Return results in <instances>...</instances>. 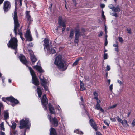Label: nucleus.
I'll return each instance as SVG.
<instances>
[{
	"instance_id": "nucleus-1",
	"label": "nucleus",
	"mask_w": 135,
	"mask_h": 135,
	"mask_svg": "<svg viewBox=\"0 0 135 135\" xmlns=\"http://www.w3.org/2000/svg\"><path fill=\"white\" fill-rule=\"evenodd\" d=\"M65 63V62L62 59L61 55H59L56 57L54 64L59 69L64 70L63 68Z\"/></svg>"
},
{
	"instance_id": "nucleus-2",
	"label": "nucleus",
	"mask_w": 135,
	"mask_h": 135,
	"mask_svg": "<svg viewBox=\"0 0 135 135\" xmlns=\"http://www.w3.org/2000/svg\"><path fill=\"white\" fill-rule=\"evenodd\" d=\"M17 39L14 37L11 38L7 44V45L9 47H10L15 50V54H16L17 52Z\"/></svg>"
},
{
	"instance_id": "nucleus-3",
	"label": "nucleus",
	"mask_w": 135,
	"mask_h": 135,
	"mask_svg": "<svg viewBox=\"0 0 135 135\" xmlns=\"http://www.w3.org/2000/svg\"><path fill=\"white\" fill-rule=\"evenodd\" d=\"M30 126L29 119L25 118L22 119L20 121L19 127L20 129H23L25 128H27Z\"/></svg>"
},
{
	"instance_id": "nucleus-4",
	"label": "nucleus",
	"mask_w": 135,
	"mask_h": 135,
	"mask_svg": "<svg viewBox=\"0 0 135 135\" xmlns=\"http://www.w3.org/2000/svg\"><path fill=\"white\" fill-rule=\"evenodd\" d=\"M13 19L14 21V32L16 35L18 27L20 26V24L18 20L17 12L15 11L13 15Z\"/></svg>"
},
{
	"instance_id": "nucleus-5",
	"label": "nucleus",
	"mask_w": 135,
	"mask_h": 135,
	"mask_svg": "<svg viewBox=\"0 0 135 135\" xmlns=\"http://www.w3.org/2000/svg\"><path fill=\"white\" fill-rule=\"evenodd\" d=\"M29 69L32 76V81L33 84L36 86H38L39 84L38 80L36 78L34 71L31 67H28Z\"/></svg>"
},
{
	"instance_id": "nucleus-6",
	"label": "nucleus",
	"mask_w": 135,
	"mask_h": 135,
	"mask_svg": "<svg viewBox=\"0 0 135 135\" xmlns=\"http://www.w3.org/2000/svg\"><path fill=\"white\" fill-rule=\"evenodd\" d=\"M2 100L4 102H6L7 100L10 101L12 106L14 105V104H17L19 103L18 100L14 98L12 96L6 98L3 97L2 98Z\"/></svg>"
},
{
	"instance_id": "nucleus-7",
	"label": "nucleus",
	"mask_w": 135,
	"mask_h": 135,
	"mask_svg": "<svg viewBox=\"0 0 135 135\" xmlns=\"http://www.w3.org/2000/svg\"><path fill=\"white\" fill-rule=\"evenodd\" d=\"M62 17L61 16H59L58 19V23L59 25L58 27L59 28L61 27V26L63 27L62 32V33H64L66 28V21L65 20H62Z\"/></svg>"
},
{
	"instance_id": "nucleus-8",
	"label": "nucleus",
	"mask_w": 135,
	"mask_h": 135,
	"mask_svg": "<svg viewBox=\"0 0 135 135\" xmlns=\"http://www.w3.org/2000/svg\"><path fill=\"white\" fill-rule=\"evenodd\" d=\"M11 4L10 2L8 1H5L4 3L3 9L5 12L8 11L10 8Z\"/></svg>"
},
{
	"instance_id": "nucleus-9",
	"label": "nucleus",
	"mask_w": 135,
	"mask_h": 135,
	"mask_svg": "<svg viewBox=\"0 0 135 135\" xmlns=\"http://www.w3.org/2000/svg\"><path fill=\"white\" fill-rule=\"evenodd\" d=\"M41 101L42 105L44 106V108L45 110L47 109L46 106L47 104V99L45 95H44L42 97V98L41 99Z\"/></svg>"
},
{
	"instance_id": "nucleus-10",
	"label": "nucleus",
	"mask_w": 135,
	"mask_h": 135,
	"mask_svg": "<svg viewBox=\"0 0 135 135\" xmlns=\"http://www.w3.org/2000/svg\"><path fill=\"white\" fill-rule=\"evenodd\" d=\"M25 38L27 40L29 41H31L32 40L30 32L29 30H27L26 32L25 35Z\"/></svg>"
},
{
	"instance_id": "nucleus-11",
	"label": "nucleus",
	"mask_w": 135,
	"mask_h": 135,
	"mask_svg": "<svg viewBox=\"0 0 135 135\" xmlns=\"http://www.w3.org/2000/svg\"><path fill=\"white\" fill-rule=\"evenodd\" d=\"M39 78L42 86L47 84V81L43 76H39Z\"/></svg>"
},
{
	"instance_id": "nucleus-12",
	"label": "nucleus",
	"mask_w": 135,
	"mask_h": 135,
	"mask_svg": "<svg viewBox=\"0 0 135 135\" xmlns=\"http://www.w3.org/2000/svg\"><path fill=\"white\" fill-rule=\"evenodd\" d=\"M51 124L53 125L54 126H57L58 123V121L57 119L55 117H54L52 118L50 121Z\"/></svg>"
},
{
	"instance_id": "nucleus-13",
	"label": "nucleus",
	"mask_w": 135,
	"mask_h": 135,
	"mask_svg": "<svg viewBox=\"0 0 135 135\" xmlns=\"http://www.w3.org/2000/svg\"><path fill=\"white\" fill-rule=\"evenodd\" d=\"M19 58L21 62L25 65L27 64V61L25 57L23 55H20L19 56Z\"/></svg>"
},
{
	"instance_id": "nucleus-14",
	"label": "nucleus",
	"mask_w": 135,
	"mask_h": 135,
	"mask_svg": "<svg viewBox=\"0 0 135 135\" xmlns=\"http://www.w3.org/2000/svg\"><path fill=\"white\" fill-rule=\"evenodd\" d=\"M44 44L43 45L44 46V49H45V48H46L47 49V48H49V41L48 39H45L44 40Z\"/></svg>"
},
{
	"instance_id": "nucleus-15",
	"label": "nucleus",
	"mask_w": 135,
	"mask_h": 135,
	"mask_svg": "<svg viewBox=\"0 0 135 135\" xmlns=\"http://www.w3.org/2000/svg\"><path fill=\"white\" fill-rule=\"evenodd\" d=\"M48 105L50 113L52 114H54L55 111L53 107L50 104H49Z\"/></svg>"
},
{
	"instance_id": "nucleus-16",
	"label": "nucleus",
	"mask_w": 135,
	"mask_h": 135,
	"mask_svg": "<svg viewBox=\"0 0 135 135\" xmlns=\"http://www.w3.org/2000/svg\"><path fill=\"white\" fill-rule=\"evenodd\" d=\"M30 58L33 64L37 60V59L34 55H33L32 53L30 54Z\"/></svg>"
},
{
	"instance_id": "nucleus-17",
	"label": "nucleus",
	"mask_w": 135,
	"mask_h": 135,
	"mask_svg": "<svg viewBox=\"0 0 135 135\" xmlns=\"http://www.w3.org/2000/svg\"><path fill=\"white\" fill-rule=\"evenodd\" d=\"M33 67L34 69H36L40 72L41 73L44 72L41 68L40 66H38L37 65H36L34 66Z\"/></svg>"
},
{
	"instance_id": "nucleus-18",
	"label": "nucleus",
	"mask_w": 135,
	"mask_h": 135,
	"mask_svg": "<svg viewBox=\"0 0 135 135\" xmlns=\"http://www.w3.org/2000/svg\"><path fill=\"white\" fill-rule=\"evenodd\" d=\"M89 122L90 125L92 126L93 128L95 129H97L96 126L93 120L92 119H90Z\"/></svg>"
},
{
	"instance_id": "nucleus-19",
	"label": "nucleus",
	"mask_w": 135,
	"mask_h": 135,
	"mask_svg": "<svg viewBox=\"0 0 135 135\" xmlns=\"http://www.w3.org/2000/svg\"><path fill=\"white\" fill-rule=\"evenodd\" d=\"M47 51L50 54H54L55 52V50L52 47H50L49 49L47 48Z\"/></svg>"
},
{
	"instance_id": "nucleus-20",
	"label": "nucleus",
	"mask_w": 135,
	"mask_h": 135,
	"mask_svg": "<svg viewBox=\"0 0 135 135\" xmlns=\"http://www.w3.org/2000/svg\"><path fill=\"white\" fill-rule=\"evenodd\" d=\"M26 17L28 21H29L30 22L32 21L31 16L29 14V12L27 11L26 12Z\"/></svg>"
},
{
	"instance_id": "nucleus-21",
	"label": "nucleus",
	"mask_w": 135,
	"mask_h": 135,
	"mask_svg": "<svg viewBox=\"0 0 135 135\" xmlns=\"http://www.w3.org/2000/svg\"><path fill=\"white\" fill-rule=\"evenodd\" d=\"M37 92L38 95V97H39L40 98L41 97L42 94V92L41 89L40 87L38 86L37 88Z\"/></svg>"
},
{
	"instance_id": "nucleus-22",
	"label": "nucleus",
	"mask_w": 135,
	"mask_h": 135,
	"mask_svg": "<svg viewBox=\"0 0 135 135\" xmlns=\"http://www.w3.org/2000/svg\"><path fill=\"white\" fill-rule=\"evenodd\" d=\"M80 90L82 91L85 90V88L84 86V84L82 83V81H80Z\"/></svg>"
},
{
	"instance_id": "nucleus-23",
	"label": "nucleus",
	"mask_w": 135,
	"mask_h": 135,
	"mask_svg": "<svg viewBox=\"0 0 135 135\" xmlns=\"http://www.w3.org/2000/svg\"><path fill=\"white\" fill-rule=\"evenodd\" d=\"M50 135H57L56 131L54 129L52 128H51Z\"/></svg>"
},
{
	"instance_id": "nucleus-24",
	"label": "nucleus",
	"mask_w": 135,
	"mask_h": 135,
	"mask_svg": "<svg viewBox=\"0 0 135 135\" xmlns=\"http://www.w3.org/2000/svg\"><path fill=\"white\" fill-rule=\"evenodd\" d=\"M15 4L16 7L18 4H19L20 6L21 7L22 5V0H15Z\"/></svg>"
},
{
	"instance_id": "nucleus-25",
	"label": "nucleus",
	"mask_w": 135,
	"mask_h": 135,
	"mask_svg": "<svg viewBox=\"0 0 135 135\" xmlns=\"http://www.w3.org/2000/svg\"><path fill=\"white\" fill-rule=\"evenodd\" d=\"M95 109L98 110H99L102 112H104V110L100 106V104H97L96 105Z\"/></svg>"
},
{
	"instance_id": "nucleus-26",
	"label": "nucleus",
	"mask_w": 135,
	"mask_h": 135,
	"mask_svg": "<svg viewBox=\"0 0 135 135\" xmlns=\"http://www.w3.org/2000/svg\"><path fill=\"white\" fill-rule=\"evenodd\" d=\"M122 124L124 127H127L129 126L127 121L126 120H124L122 121V122L121 123Z\"/></svg>"
},
{
	"instance_id": "nucleus-27",
	"label": "nucleus",
	"mask_w": 135,
	"mask_h": 135,
	"mask_svg": "<svg viewBox=\"0 0 135 135\" xmlns=\"http://www.w3.org/2000/svg\"><path fill=\"white\" fill-rule=\"evenodd\" d=\"M4 117L5 119H7L9 118V113L7 111L4 112Z\"/></svg>"
},
{
	"instance_id": "nucleus-28",
	"label": "nucleus",
	"mask_w": 135,
	"mask_h": 135,
	"mask_svg": "<svg viewBox=\"0 0 135 135\" xmlns=\"http://www.w3.org/2000/svg\"><path fill=\"white\" fill-rule=\"evenodd\" d=\"M113 11L115 12H119L120 11V9L119 8V5H117L116 7H114Z\"/></svg>"
},
{
	"instance_id": "nucleus-29",
	"label": "nucleus",
	"mask_w": 135,
	"mask_h": 135,
	"mask_svg": "<svg viewBox=\"0 0 135 135\" xmlns=\"http://www.w3.org/2000/svg\"><path fill=\"white\" fill-rule=\"evenodd\" d=\"M75 37H79V36H81L83 35V33H81L79 32V31H76L75 32Z\"/></svg>"
},
{
	"instance_id": "nucleus-30",
	"label": "nucleus",
	"mask_w": 135,
	"mask_h": 135,
	"mask_svg": "<svg viewBox=\"0 0 135 135\" xmlns=\"http://www.w3.org/2000/svg\"><path fill=\"white\" fill-rule=\"evenodd\" d=\"M0 129L1 130L5 131V129L4 127V122L1 123L0 124Z\"/></svg>"
},
{
	"instance_id": "nucleus-31",
	"label": "nucleus",
	"mask_w": 135,
	"mask_h": 135,
	"mask_svg": "<svg viewBox=\"0 0 135 135\" xmlns=\"http://www.w3.org/2000/svg\"><path fill=\"white\" fill-rule=\"evenodd\" d=\"M74 35V32L73 30H71L70 31V35L69 37L70 39H72Z\"/></svg>"
},
{
	"instance_id": "nucleus-32",
	"label": "nucleus",
	"mask_w": 135,
	"mask_h": 135,
	"mask_svg": "<svg viewBox=\"0 0 135 135\" xmlns=\"http://www.w3.org/2000/svg\"><path fill=\"white\" fill-rule=\"evenodd\" d=\"M16 126V124L15 122H13L12 124L11 128L13 129H15Z\"/></svg>"
},
{
	"instance_id": "nucleus-33",
	"label": "nucleus",
	"mask_w": 135,
	"mask_h": 135,
	"mask_svg": "<svg viewBox=\"0 0 135 135\" xmlns=\"http://www.w3.org/2000/svg\"><path fill=\"white\" fill-rule=\"evenodd\" d=\"M93 95L94 96V99H97L98 98V94L97 93L95 92H94L93 93Z\"/></svg>"
},
{
	"instance_id": "nucleus-34",
	"label": "nucleus",
	"mask_w": 135,
	"mask_h": 135,
	"mask_svg": "<svg viewBox=\"0 0 135 135\" xmlns=\"http://www.w3.org/2000/svg\"><path fill=\"white\" fill-rule=\"evenodd\" d=\"M74 132L76 133L79 134H83V133L82 131H79V130H76L75 131H74Z\"/></svg>"
},
{
	"instance_id": "nucleus-35",
	"label": "nucleus",
	"mask_w": 135,
	"mask_h": 135,
	"mask_svg": "<svg viewBox=\"0 0 135 135\" xmlns=\"http://www.w3.org/2000/svg\"><path fill=\"white\" fill-rule=\"evenodd\" d=\"M108 7L109 9H111L113 11V9L114 7V6L112 4H109L108 6Z\"/></svg>"
},
{
	"instance_id": "nucleus-36",
	"label": "nucleus",
	"mask_w": 135,
	"mask_h": 135,
	"mask_svg": "<svg viewBox=\"0 0 135 135\" xmlns=\"http://www.w3.org/2000/svg\"><path fill=\"white\" fill-rule=\"evenodd\" d=\"M117 105V104H115L108 107L109 109H112L115 108Z\"/></svg>"
},
{
	"instance_id": "nucleus-37",
	"label": "nucleus",
	"mask_w": 135,
	"mask_h": 135,
	"mask_svg": "<svg viewBox=\"0 0 135 135\" xmlns=\"http://www.w3.org/2000/svg\"><path fill=\"white\" fill-rule=\"evenodd\" d=\"M116 118L119 122H120V123L122 122L123 120L119 118V116H117L116 117Z\"/></svg>"
},
{
	"instance_id": "nucleus-38",
	"label": "nucleus",
	"mask_w": 135,
	"mask_h": 135,
	"mask_svg": "<svg viewBox=\"0 0 135 135\" xmlns=\"http://www.w3.org/2000/svg\"><path fill=\"white\" fill-rule=\"evenodd\" d=\"M104 12L103 10H102V17L104 19H105V16L104 15Z\"/></svg>"
},
{
	"instance_id": "nucleus-39",
	"label": "nucleus",
	"mask_w": 135,
	"mask_h": 135,
	"mask_svg": "<svg viewBox=\"0 0 135 135\" xmlns=\"http://www.w3.org/2000/svg\"><path fill=\"white\" fill-rule=\"evenodd\" d=\"M104 123L105 124L108 126H109V121L107 120H105L104 121Z\"/></svg>"
},
{
	"instance_id": "nucleus-40",
	"label": "nucleus",
	"mask_w": 135,
	"mask_h": 135,
	"mask_svg": "<svg viewBox=\"0 0 135 135\" xmlns=\"http://www.w3.org/2000/svg\"><path fill=\"white\" fill-rule=\"evenodd\" d=\"M104 59H107L108 57V55L107 53H104Z\"/></svg>"
},
{
	"instance_id": "nucleus-41",
	"label": "nucleus",
	"mask_w": 135,
	"mask_h": 135,
	"mask_svg": "<svg viewBox=\"0 0 135 135\" xmlns=\"http://www.w3.org/2000/svg\"><path fill=\"white\" fill-rule=\"evenodd\" d=\"M44 88L45 91H46L48 90V87L46 86V85H45L42 86Z\"/></svg>"
},
{
	"instance_id": "nucleus-42",
	"label": "nucleus",
	"mask_w": 135,
	"mask_h": 135,
	"mask_svg": "<svg viewBox=\"0 0 135 135\" xmlns=\"http://www.w3.org/2000/svg\"><path fill=\"white\" fill-rule=\"evenodd\" d=\"M78 61H79L78 60H77V59H76L75 60V62L73 63V66L76 65L78 64Z\"/></svg>"
},
{
	"instance_id": "nucleus-43",
	"label": "nucleus",
	"mask_w": 135,
	"mask_h": 135,
	"mask_svg": "<svg viewBox=\"0 0 135 135\" xmlns=\"http://www.w3.org/2000/svg\"><path fill=\"white\" fill-rule=\"evenodd\" d=\"M119 41L121 43H122L123 40L122 38L121 37H119L118 38Z\"/></svg>"
},
{
	"instance_id": "nucleus-44",
	"label": "nucleus",
	"mask_w": 135,
	"mask_h": 135,
	"mask_svg": "<svg viewBox=\"0 0 135 135\" xmlns=\"http://www.w3.org/2000/svg\"><path fill=\"white\" fill-rule=\"evenodd\" d=\"M106 68V71H109L110 69V66L109 65H107V66Z\"/></svg>"
},
{
	"instance_id": "nucleus-45",
	"label": "nucleus",
	"mask_w": 135,
	"mask_h": 135,
	"mask_svg": "<svg viewBox=\"0 0 135 135\" xmlns=\"http://www.w3.org/2000/svg\"><path fill=\"white\" fill-rule=\"evenodd\" d=\"M56 109H57L59 111V112H60V111L61 109V108L59 105L56 106Z\"/></svg>"
},
{
	"instance_id": "nucleus-46",
	"label": "nucleus",
	"mask_w": 135,
	"mask_h": 135,
	"mask_svg": "<svg viewBox=\"0 0 135 135\" xmlns=\"http://www.w3.org/2000/svg\"><path fill=\"white\" fill-rule=\"evenodd\" d=\"M131 124L133 127H134L135 126V119H134L132 121Z\"/></svg>"
},
{
	"instance_id": "nucleus-47",
	"label": "nucleus",
	"mask_w": 135,
	"mask_h": 135,
	"mask_svg": "<svg viewBox=\"0 0 135 135\" xmlns=\"http://www.w3.org/2000/svg\"><path fill=\"white\" fill-rule=\"evenodd\" d=\"M18 34L20 36H22L23 34L21 32V29L18 30Z\"/></svg>"
},
{
	"instance_id": "nucleus-48",
	"label": "nucleus",
	"mask_w": 135,
	"mask_h": 135,
	"mask_svg": "<svg viewBox=\"0 0 135 135\" xmlns=\"http://www.w3.org/2000/svg\"><path fill=\"white\" fill-rule=\"evenodd\" d=\"M103 34V33L102 32H99V34H98V36L99 37H101L102 35V34Z\"/></svg>"
},
{
	"instance_id": "nucleus-49",
	"label": "nucleus",
	"mask_w": 135,
	"mask_h": 135,
	"mask_svg": "<svg viewBox=\"0 0 135 135\" xmlns=\"http://www.w3.org/2000/svg\"><path fill=\"white\" fill-rule=\"evenodd\" d=\"M113 84H112L110 85V86H109V89H110V90L112 91V90L113 89Z\"/></svg>"
},
{
	"instance_id": "nucleus-50",
	"label": "nucleus",
	"mask_w": 135,
	"mask_h": 135,
	"mask_svg": "<svg viewBox=\"0 0 135 135\" xmlns=\"http://www.w3.org/2000/svg\"><path fill=\"white\" fill-rule=\"evenodd\" d=\"M96 100L97 104H99V103L100 102V101L97 98V99H95Z\"/></svg>"
},
{
	"instance_id": "nucleus-51",
	"label": "nucleus",
	"mask_w": 135,
	"mask_h": 135,
	"mask_svg": "<svg viewBox=\"0 0 135 135\" xmlns=\"http://www.w3.org/2000/svg\"><path fill=\"white\" fill-rule=\"evenodd\" d=\"M110 119L113 122H115L116 121L115 119L114 118H110Z\"/></svg>"
},
{
	"instance_id": "nucleus-52",
	"label": "nucleus",
	"mask_w": 135,
	"mask_h": 135,
	"mask_svg": "<svg viewBox=\"0 0 135 135\" xmlns=\"http://www.w3.org/2000/svg\"><path fill=\"white\" fill-rule=\"evenodd\" d=\"M112 15L115 17H118V15L116 13H112Z\"/></svg>"
},
{
	"instance_id": "nucleus-53",
	"label": "nucleus",
	"mask_w": 135,
	"mask_h": 135,
	"mask_svg": "<svg viewBox=\"0 0 135 135\" xmlns=\"http://www.w3.org/2000/svg\"><path fill=\"white\" fill-rule=\"evenodd\" d=\"M75 6H76V0H72Z\"/></svg>"
},
{
	"instance_id": "nucleus-54",
	"label": "nucleus",
	"mask_w": 135,
	"mask_h": 135,
	"mask_svg": "<svg viewBox=\"0 0 135 135\" xmlns=\"http://www.w3.org/2000/svg\"><path fill=\"white\" fill-rule=\"evenodd\" d=\"M100 6L102 8H103L105 7V5L104 4H101L100 5Z\"/></svg>"
},
{
	"instance_id": "nucleus-55",
	"label": "nucleus",
	"mask_w": 135,
	"mask_h": 135,
	"mask_svg": "<svg viewBox=\"0 0 135 135\" xmlns=\"http://www.w3.org/2000/svg\"><path fill=\"white\" fill-rule=\"evenodd\" d=\"M127 30L128 31L127 32L128 33H131V29H130V28H129V29H127Z\"/></svg>"
},
{
	"instance_id": "nucleus-56",
	"label": "nucleus",
	"mask_w": 135,
	"mask_h": 135,
	"mask_svg": "<svg viewBox=\"0 0 135 135\" xmlns=\"http://www.w3.org/2000/svg\"><path fill=\"white\" fill-rule=\"evenodd\" d=\"M33 45V44L31 42L29 43L28 44V46L30 47H32Z\"/></svg>"
},
{
	"instance_id": "nucleus-57",
	"label": "nucleus",
	"mask_w": 135,
	"mask_h": 135,
	"mask_svg": "<svg viewBox=\"0 0 135 135\" xmlns=\"http://www.w3.org/2000/svg\"><path fill=\"white\" fill-rule=\"evenodd\" d=\"M108 43V41L107 40V39H105V42L104 44L105 46H107Z\"/></svg>"
},
{
	"instance_id": "nucleus-58",
	"label": "nucleus",
	"mask_w": 135,
	"mask_h": 135,
	"mask_svg": "<svg viewBox=\"0 0 135 135\" xmlns=\"http://www.w3.org/2000/svg\"><path fill=\"white\" fill-rule=\"evenodd\" d=\"M118 47H117L115 48V50L117 52H119V49L118 48Z\"/></svg>"
},
{
	"instance_id": "nucleus-59",
	"label": "nucleus",
	"mask_w": 135,
	"mask_h": 135,
	"mask_svg": "<svg viewBox=\"0 0 135 135\" xmlns=\"http://www.w3.org/2000/svg\"><path fill=\"white\" fill-rule=\"evenodd\" d=\"M0 134L1 135H5L4 132L2 131L0 132Z\"/></svg>"
},
{
	"instance_id": "nucleus-60",
	"label": "nucleus",
	"mask_w": 135,
	"mask_h": 135,
	"mask_svg": "<svg viewBox=\"0 0 135 135\" xmlns=\"http://www.w3.org/2000/svg\"><path fill=\"white\" fill-rule=\"evenodd\" d=\"M117 81L118 83L120 85H121L122 83V82L120 81L119 80H117Z\"/></svg>"
},
{
	"instance_id": "nucleus-61",
	"label": "nucleus",
	"mask_w": 135,
	"mask_h": 135,
	"mask_svg": "<svg viewBox=\"0 0 135 135\" xmlns=\"http://www.w3.org/2000/svg\"><path fill=\"white\" fill-rule=\"evenodd\" d=\"M48 119L50 121V120H51V116L48 115Z\"/></svg>"
},
{
	"instance_id": "nucleus-62",
	"label": "nucleus",
	"mask_w": 135,
	"mask_h": 135,
	"mask_svg": "<svg viewBox=\"0 0 135 135\" xmlns=\"http://www.w3.org/2000/svg\"><path fill=\"white\" fill-rule=\"evenodd\" d=\"M113 46L114 47H118V44H113Z\"/></svg>"
},
{
	"instance_id": "nucleus-63",
	"label": "nucleus",
	"mask_w": 135,
	"mask_h": 135,
	"mask_svg": "<svg viewBox=\"0 0 135 135\" xmlns=\"http://www.w3.org/2000/svg\"><path fill=\"white\" fill-rule=\"evenodd\" d=\"M96 135H102L100 132H97L96 133Z\"/></svg>"
},
{
	"instance_id": "nucleus-64",
	"label": "nucleus",
	"mask_w": 135,
	"mask_h": 135,
	"mask_svg": "<svg viewBox=\"0 0 135 135\" xmlns=\"http://www.w3.org/2000/svg\"><path fill=\"white\" fill-rule=\"evenodd\" d=\"M2 82L4 83V82L5 78H4V77H2Z\"/></svg>"
}]
</instances>
